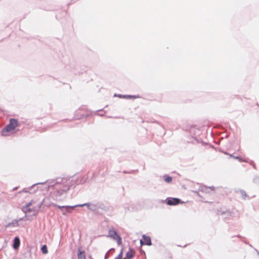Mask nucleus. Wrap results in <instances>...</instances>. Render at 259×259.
<instances>
[{
    "instance_id": "obj_1",
    "label": "nucleus",
    "mask_w": 259,
    "mask_h": 259,
    "mask_svg": "<svg viewBox=\"0 0 259 259\" xmlns=\"http://www.w3.org/2000/svg\"><path fill=\"white\" fill-rule=\"evenodd\" d=\"M19 125L18 120L11 118L10 119V123L3 130L2 133L4 135H7L6 133L14 131Z\"/></svg>"
},
{
    "instance_id": "obj_2",
    "label": "nucleus",
    "mask_w": 259,
    "mask_h": 259,
    "mask_svg": "<svg viewBox=\"0 0 259 259\" xmlns=\"http://www.w3.org/2000/svg\"><path fill=\"white\" fill-rule=\"evenodd\" d=\"M108 236L116 240L117 244L120 245L122 244L121 238L117 234L116 232L113 229H110L109 231Z\"/></svg>"
},
{
    "instance_id": "obj_3",
    "label": "nucleus",
    "mask_w": 259,
    "mask_h": 259,
    "mask_svg": "<svg viewBox=\"0 0 259 259\" xmlns=\"http://www.w3.org/2000/svg\"><path fill=\"white\" fill-rule=\"evenodd\" d=\"M180 199L177 198H168L166 200V204L168 205H176L179 204Z\"/></svg>"
},
{
    "instance_id": "obj_4",
    "label": "nucleus",
    "mask_w": 259,
    "mask_h": 259,
    "mask_svg": "<svg viewBox=\"0 0 259 259\" xmlns=\"http://www.w3.org/2000/svg\"><path fill=\"white\" fill-rule=\"evenodd\" d=\"M142 237L143 241L142 240H140V243L141 245L145 244L149 246L151 245V240L150 237L147 236L145 235H143Z\"/></svg>"
},
{
    "instance_id": "obj_5",
    "label": "nucleus",
    "mask_w": 259,
    "mask_h": 259,
    "mask_svg": "<svg viewBox=\"0 0 259 259\" xmlns=\"http://www.w3.org/2000/svg\"><path fill=\"white\" fill-rule=\"evenodd\" d=\"M135 255V251L133 249H130L126 253V258L131 259Z\"/></svg>"
},
{
    "instance_id": "obj_6",
    "label": "nucleus",
    "mask_w": 259,
    "mask_h": 259,
    "mask_svg": "<svg viewBox=\"0 0 259 259\" xmlns=\"http://www.w3.org/2000/svg\"><path fill=\"white\" fill-rule=\"evenodd\" d=\"M20 241L19 237H16L14 239L13 247L14 249H17L20 245Z\"/></svg>"
},
{
    "instance_id": "obj_7",
    "label": "nucleus",
    "mask_w": 259,
    "mask_h": 259,
    "mask_svg": "<svg viewBox=\"0 0 259 259\" xmlns=\"http://www.w3.org/2000/svg\"><path fill=\"white\" fill-rule=\"evenodd\" d=\"M78 259H85V255L84 254V252L83 251L81 250L80 249H78Z\"/></svg>"
},
{
    "instance_id": "obj_8",
    "label": "nucleus",
    "mask_w": 259,
    "mask_h": 259,
    "mask_svg": "<svg viewBox=\"0 0 259 259\" xmlns=\"http://www.w3.org/2000/svg\"><path fill=\"white\" fill-rule=\"evenodd\" d=\"M31 205V202H29L28 204H27L26 206H24L23 207V210L25 213L30 212L31 211V208H30V206Z\"/></svg>"
},
{
    "instance_id": "obj_9",
    "label": "nucleus",
    "mask_w": 259,
    "mask_h": 259,
    "mask_svg": "<svg viewBox=\"0 0 259 259\" xmlns=\"http://www.w3.org/2000/svg\"><path fill=\"white\" fill-rule=\"evenodd\" d=\"M85 205V204L76 205L74 206H58V207L60 209H61L62 208H66L68 210L69 208H72H72H74L75 207H77V206L81 207V206H83Z\"/></svg>"
},
{
    "instance_id": "obj_10",
    "label": "nucleus",
    "mask_w": 259,
    "mask_h": 259,
    "mask_svg": "<svg viewBox=\"0 0 259 259\" xmlns=\"http://www.w3.org/2000/svg\"><path fill=\"white\" fill-rule=\"evenodd\" d=\"M118 97H119L120 98L122 97V98H126V99H136V98H139V97L137 96H131V95H124V96L119 95Z\"/></svg>"
},
{
    "instance_id": "obj_11",
    "label": "nucleus",
    "mask_w": 259,
    "mask_h": 259,
    "mask_svg": "<svg viewBox=\"0 0 259 259\" xmlns=\"http://www.w3.org/2000/svg\"><path fill=\"white\" fill-rule=\"evenodd\" d=\"M58 189H59V194L61 195L62 194H63V193H65L66 192L68 189L69 188H66V189H62L61 188V186H59L58 187H57Z\"/></svg>"
},
{
    "instance_id": "obj_12",
    "label": "nucleus",
    "mask_w": 259,
    "mask_h": 259,
    "mask_svg": "<svg viewBox=\"0 0 259 259\" xmlns=\"http://www.w3.org/2000/svg\"><path fill=\"white\" fill-rule=\"evenodd\" d=\"M164 181L166 183H170L172 181V178L171 177H169L168 176H164Z\"/></svg>"
},
{
    "instance_id": "obj_13",
    "label": "nucleus",
    "mask_w": 259,
    "mask_h": 259,
    "mask_svg": "<svg viewBox=\"0 0 259 259\" xmlns=\"http://www.w3.org/2000/svg\"><path fill=\"white\" fill-rule=\"evenodd\" d=\"M41 250L44 254H47L48 253V249L46 245H44L41 248Z\"/></svg>"
},
{
    "instance_id": "obj_14",
    "label": "nucleus",
    "mask_w": 259,
    "mask_h": 259,
    "mask_svg": "<svg viewBox=\"0 0 259 259\" xmlns=\"http://www.w3.org/2000/svg\"><path fill=\"white\" fill-rule=\"evenodd\" d=\"M231 156H232V157H233L234 158H235L236 159L238 160L240 162H246L247 161L246 160L243 159L242 158H241L239 157L234 156H232V155H231Z\"/></svg>"
},
{
    "instance_id": "obj_15",
    "label": "nucleus",
    "mask_w": 259,
    "mask_h": 259,
    "mask_svg": "<svg viewBox=\"0 0 259 259\" xmlns=\"http://www.w3.org/2000/svg\"><path fill=\"white\" fill-rule=\"evenodd\" d=\"M210 190H211V188H209V187H204L202 188V191H205V192H209V191Z\"/></svg>"
},
{
    "instance_id": "obj_16",
    "label": "nucleus",
    "mask_w": 259,
    "mask_h": 259,
    "mask_svg": "<svg viewBox=\"0 0 259 259\" xmlns=\"http://www.w3.org/2000/svg\"><path fill=\"white\" fill-rule=\"evenodd\" d=\"M122 251H121L120 253L118 255V256L115 259H122Z\"/></svg>"
}]
</instances>
